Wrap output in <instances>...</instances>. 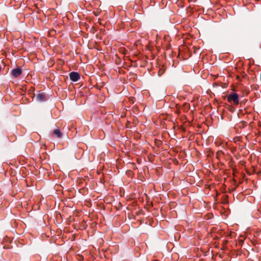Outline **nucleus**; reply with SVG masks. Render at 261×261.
I'll return each instance as SVG.
<instances>
[{
    "label": "nucleus",
    "mask_w": 261,
    "mask_h": 261,
    "mask_svg": "<svg viewBox=\"0 0 261 261\" xmlns=\"http://www.w3.org/2000/svg\"><path fill=\"white\" fill-rule=\"evenodd\" d=\"M69 77L71 81L76 82L80 79V76L79 73L76 72H71L69 74Z\"/></svg>",
    "instance_id": "2"
},
{
    "label": "nucleus",
    "mask_w": 261,
    "mask_h": 261,
    "mask_svg": "<svg viewBox=\"0 0 261 261\" xmlns=\"http://www.w3.org/2000/svg\"><path fill=\"white\" fill-rule=\"evenodd\" d=\"M227 100L234 105H238L239 103V95L236 93H230L227 97Z\"/></svg>",
    "instance_id": "1"
},
{
    "label": "nucleus",
    "mask_w": 261,
    "mask_h": 261,
    "mask_svg": "<svg viewBox=\"0 0 261 261\" xmlns=\"http://www.w3.org/2000/svg\"><path fill=\"white\" fill-rule=\"evenodd\" d=\"M224 153L221 150H219L216 152V157L218 159H220L223 155Z\"/></svg>",
    "instance_id": "6"
},
{
    "label": "nucleus",
    "mask_w": 261,
    "mask_h": 261,
    "mask_svg": "<svg viewBox=\"0 0 261 261\" xmlns=\"http://www.w3.org/2000/svg\"><path fill=\"white\" fill-rule=\"evenodd\" d=\"M22 74L21 69L18 67L12 70V74L14 77H17Z\"/></svg>",
    "instance_id": "3"
},
{
    "label": "nucleus",
    "mask_w": 261,
    "mask_h": 261,
    "mask_svg": "<svg viewBox=\"0 0 261 261\" xmlns=\"http://www.w3.org/2000/svg\"><path fill=\"white\" fill-rule=\"evenodd\" d=\"M37 99L39 101H44L46 100V96L43 92H39L37 95Z\"/></svg>",
    "instance_id": "4"
},
{
    "label": "nucleus",
    "mask_w": 261,
    "mask_h": 261,
    "mask_svg": "<svg viewBox=\"0 0 261 261\" xmlns=\"http://www.w3.org/2000/svg\"><path fill=\"white\" fill-rule=\"evenodd\" d=\"M53 133L57 136V138H60L62 136V133L59 129H56L53 131Z\"/></svg>",
    "instance_id": "5"
}]
</instances>
